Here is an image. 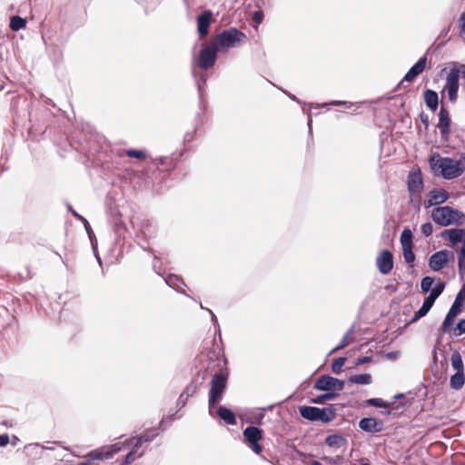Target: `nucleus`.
Listing matches in <instances>:
<instances>
[{
	"label": "nucleus",
	"instance_id": "nucleus-1",
	"mask_svg": "<svg viewBox=\"0 0 465 465\" xmlns=\"http://www.w3.org/2000/svg\"><path fill=\"white\" fill-rule=\"evenodd\" d=\"M428 162L435 175L441 176L447 180L457 178L464 172V166H462L461 162L450 157H442L439 153H431Z\"/></svg>",
	"mask_w": 465,
	"mask_h": 465
},
{
	"label": "nucleus",
	"instance_id": "nucleus-2",
	"mask_svg": "<svg viewBox=\"0 0 465 465\" xmlns=\"http://www.w3.org/2000/svg\"><path fill=\"white\" fill-rule=\"evenodd\" d=\"M227 361L223 357V360H219V372L215 373L211 381V389L209 391V407H213L223 398V394L227 386L228 381V369Z\"/></svg>",
	"mask_w": 465,
	"mask_h": 465
},
{
	"label": "nucleus",
	"instance_id": "nucleus-3",
	"mask_svg": "<svg viewBox=\"0 0 465 465\" xmlns=\"http://www.w3.org/2000/svg\"><path fill=\"white\" fill-rule=\"evenodd\" d=\"M431 218L440 226L465 224V213L450 206L435 207L431 211Z\"/></svg>",
	"mask_w": 465,
	"mask_h": 465
},
{
	"label": "nucleus",
	"instance_id": "nucleus-4",
	"mask_svg": "<svg viewBox=\"0 0 465 465\" xmlns=\"http://www.w3.org/2000/svg\"><path fill=\"white\" fill-rule=\"evenodd\" d=\"M443 239L449 241L450 246L455 247L462 242L458 252V269L460 275L465 273V230L460 228L446 229L441 232Z\"/></svg>",
	"mask_w": 465,
	"mask_h": 465
},
{
	"label": "nucleus",
	"instance_id": "nucleus-5",
	"mask_svg": "<svg viewBox=\"0 0 465 465\" xmlns=\"http://www.w3.org/2000/svg\"><path fill=\"white\" fill-rule=\"evenodd\" d=\"M246 39L244 33L236 28H229L223 30L222 33L212 36L210 39L216 48L228 49L235 46L237 44L243 42Z\"/></svg>",
	"mask_w": 465,
	"mask_h": 465
},
{
	"label": "nucleus",
	"instance_id": "nucleus-6",
	"mask_svg": "<svg viewBox=\"0 0 465 465\" xmlns=\"http://www.w3.org/2000/svg\"><path fill=\"white\" fill-rule=\"evenodd\" d=\"M244 443L256 454L262 452V446L260 440L263 438V430L258 427L249 426L243 432Z\"/></svg>",
	"mask_w": 465,
	"mask_h": 465
},
{
	"label": "nucleus",
	"instance_id": "nucleus-7",
	"mask_svg": "<svg viewBox=\"0 0 465 465\" xmlns=\"http://www.w3.org/2000/svg\"><path fill=\"white\" fill-rule=\"evenodd\" d=\"M427 65V57H420L418 62L408 71L403 79L397 85L396 90L401 91L403 90L404 93L410 92V87L408 85H404V83H411L418 75H420L426 68Z\"/></svg>",
	"mask_w": 465,
	"mask_h": 465
},
{
	"label": "nucleus",
	"instance_id": "nucleus-8",
	"mask_svg": "<svg viewBox=\"0 0 465 465\" xmlns=\"http://www.w3.org/2000/svg\"><path fill=\"white\" fill-rule=\"evenodd\" d=\"M218 51L219 50L210 40L205 47L200 51L198 57V66L204 70L211 68L215 64Z\"/></svg>",
	"mask_w": 465,
	"mask_h": 465
},
{
	"label": "nucleus",
	"instance_id": "nucleus-9",
	"mask_svg": "<svg viewBox=\"0 0 465 465\" xmlns=\"http://www.w3.org/2000/svg\"><path fill=\"white\" fill-rule=\"evenodd\" d=\"M407 186L411 199H413V197L420 198V193L423 190V181L420 171L411 172L408 174Z\"/></svg>",
	"mask_w": 465,
	"mask_h": 465
},
{
	"label": "nucleus",
	"instance_id": "nucleus-10",
	"mask_svg": "<svg viewBox=\"0 0 465 465\" xmlns=\"http://www.w3.org/2000/svg\"><path fill=\"white\" fill-rule=\"evenodd\" d=\"M459 79L458 72L456 69H451L447 74L446 77V84H445V90L448 93L449 100L451 103H456L458 99V91H459Z\"/></svg>",
	"mask_w": 465,
	"mask_h": 465
},
{
	"label": "nucleus",
	"instance_id": "nucleus-11",
	"mask_svg": "<svg viewBox=\"0 0 465 465\" xmlns=\"http://www.w3.org/2000/svg\"><path fill=\"white\" fill-rule=\"evenodd\" d=\"M314 388L319 391H341L344 388V381L329 375H323L317 380Z\"/></svg>",
	"mask_w": 465,
	"mask_h": 465
},
{
	"label": "nucleus",
	"instance_id": "nucleus-12",
	"mask_svg": "<svg viewBox=\"0 0 465 465\" xmlns=\"http://www.w3.org/2000/svg\"><path fill=\"white\" fill-rule=\"evenodd\" d=\"M451 119L448 109L441 105L439 112V123L437 127L440 130V135L444 140H448L450 134Z\"/></svg>",
	"mask_w": 465,
	"mask_h": 465
},
{
	"label": "nucleus",
	"instance_id": "nucleus-13",
	"mask_svg": "<svg viewBox=\"0 0 465 465\" xmlns=\"http://www.w3.org/2000/svg\"><path fill=\"white\" fill-rule=\"evenodd\" d=\"M450 198V193L443 188L433 189L429 192L428 199L424 202V207L439 205L445 203Z\"/></svg>",
	"mask_w": 465,
	"mask_h": 465
},
{
	"label": "nucleus",
	"instance_id": "nucleus-14",
	"mask_svg": "<svg viewBox=\"0 0 465 465\" xmlns=\"http://www.w3.org/2000/svg\"><path fill=\"white\" fill-rule=\"evenodd\" d=\"M449 262V252L441 250L433 253L429 261L430 268L434 272H439L445 268Z\"/></svg>",
	"mask_w": 465,
	"mask_h": 465
},
{
	"label": "nucleus",
	"instance_id": "nucleus-15",
	"mask_svg": "<svg viewBox=\"0 0 465 465\" xmlns=\"http://www.w3.org/2000/svg\"><path fill=\"white\" fill-rule=\"evenodd\" d=\"M376 264L381 273L388 274L393 268V256L388 250H383L376 259Z\"/></svg>",
	"mask_w": 465,
	"mask_h": 465
},
{
	"label": "nucleus",
	"instance_id": "nucleus-16",
	"mask_svg": "<svg viewBox=\"0 0 465 465\" xmlns=\"http://www.w3.org/2000/svg\"><path fill=\"white\" fill-rule=\"evenodd\" d=\"M213 20V13L210 10L203 11L197 18V29L201 37H204L209 33V26Z\"/></svg>",
	"mask_w": 465,
	"mask_h": 465
},
{
	"label": "nucleus",
	"instance_id": "nucleus-17",
	"mask_svg": "<svg viewBox=\"0 0 465 465\" xmlns=\"http://www.w3.org/2000/svg\"><path fill=\"white\" fill-rule=\"evenodd\" d=\"M382 421L377 420L374 418H363L359 422L360 429L370 433L380 432L382 430Z\"/></svg>",
	"mask_w": 465,
	"mask_h": 465
},
{
	"label": "nucleus",
	"instance_id": "nucleus-18",
	"mask_svg": "<svg viewBox=\"0 0 465 465\" xmlns=\"http://www.w3.org/2000/svg\"><path fill=\"white\" fill-rule=\"evenodd\" d=\"M423 99L427 107L435 112L439 105V96L438 94L430 89H426L423 93Z\"/></svg>",
	"mask_w": 465,
	"mask_h": 465
},
{
	"label": "nucleus",
	"instance_id": "nucleus-19",
	"mask_svg": "<svg viewBox=\"0 0 465 465\" xmlns=\"http://www.w3.org/2000/svg\"><path fill=\"white\" fill-rule=\"evenodd\" d=\"M434 302H435V301L432 300L430 297L428 296L427 298H425V300L423 302V304L414 313V315H413L412 319L411 320L410 323H413V322H417L419 319L424 317L429 312L430 308L433 306Z\"/></svg>",
	"mask_w": 465,
	"mask_h": 465
},
{
	"label": "nucleus",
	"instance_id": "nucleus-20",
	"mask_svg": "<svg viewBox=\"0 0 465 465\" xmlns=\"http://www.w3.org/2000/svg\"><path fill=\"white\" fill-rule=\"evenodd\" d=\"M218 416L227 424L235 425L237 423L235 414L228 408L220 406L217 410Z\"/></svg>",
	"mask_w": 465,
	"mask_h": 465
},
{
	"label": "nucleus",
	"instance_id": "nucleus-21",
	"mask_svg": "<svg viewBox=\"0 0 465 465\" xmlns=\"http://www.w3.org/2000/svg\"><path fill=\"white\" fill-rule=\"evenodd\" d=\"M347 443L346 439L339 434L329 435L325 440V444L331 448L340 449Z\"/></svg>",
	"mask_w": 465,
	"mask_h": 465
},
{
	"label": "nucleus",
	"instance_id": "nucleus-22",
	"mask_svg": "<svg viewBox=\"0 0 465 465\" xmlns=\"http://www.w3.org/2000/svg\"><path fill=\"white\" fill-rule=\"evenodd\" d=\"M465 304V285L460 289L458 292L454 302L452 303L450 311L460 314L461 312L462 307Z\"/></svg>",
	"mask_w": 465,
	"mask_h": 465
},
{
	"label": "nucleus",
	"instance_id": "nucleus-23",
	"mask_svg": "<svg viewBox=\"0 0 465 465\" xmlns=\"http://www.w3.org/2000/svg\"><path fill=\"white\" fill-rule=\"evenodd\" d=\"M120 450H121V448L117 447L116 445H114V446H112L111 451L103 452L100 450H94L88 454V457L92 460L109 459V458H112L113 455L114 453L118 452Z\"/></svg>",
	"mask_w": 465,
	"mask_h": 465
},
{
	"label": "nucleus",
	"instance_id": "nucleus-24",
	"mask_svg": "<svg viewBox=\"0 0 465 465\" xmlns=\"http://www.w3.org/2000/svg\"><path fill=\"white\" fill-rule=\"evenodd\" d=\"M320 408L317 407L303 406L300 408L301 416L306 420L312 421L317 420Z\"/></svg>",
	"mask_w": 465,
	"mask_h": 465
},
{
	"label": "nucleus",
	"instance_id": "nucleus-25",
	"mask_svg": "<svg viewBox=\"0 0 465 465\" xmlns=\"http://www.w3.org/2000/svg\"><path fill=\"white\" fill-rule=\"evenodd\" d=\"M336 417V411L332 407H327L320 409L317 420H321L323 423H328L334 420Z\"/></svg>",
	"mask_w": 465,
	"mask_h": 465
},
{
	"label": "nucleus",
	"instance_id": "nucleus-26",
	"mask_svg": "<svg viewBox=\"0 0 465 465\" xmlns=\"http://www.w3.org/2000/svg\"><path fill=\"white\" fill-rule=\"evenodd\" d=\"M158 435V432L154 429L147 430L143 431L137 439L136 442L134 443L135 448H140L141 445L143 442H150L152 441L156 436Z\"/></svg>",
	"mask_w": 465,
	"mask_h": 465
},
{
	"label": "nucleus",
	"instance_id": "nucleus-27",
	"mask_svg": "<svg viewBox=\"0 0 465 465\" xmlns=\"http://www.w3.org/2000/svg\"><path fill=\"white\" fill-rule=\"evenodd\" d=\"M464 371H456V373L450 377V384L453 389H460L464 385Z\"/></svg>",
	"mask_w": 465,
	"mask_h": 465
},
{
	"label": "nucleus",
	"instance_id": "nucleus-28",
	"mask_svg": "<svg viewBox=\"0 0 465 465\" xmlns=\"http://www.w3.org/2000/svg\"><path fill=\"white\" fill-rule=\"evenodd\" d=\"M401 243L402 246V249L404 248H412L413 242H412V232L410 229H404L401 235Z\"/></svg>",
	"mask_w": 465,
	"mask_h": 465
},
{
	"label": "nucleus",
	"instance_id": "nucleus-29",
	"mask_svg": "<svg viewBox=\"0 0 465 465\" xmlns=\"http://www.w3.org/2000/svg\"><path fill=\"white\" fill-rule=\"evenodd\" d=\"M165 282L172 288L175 290H180L182 286L184 284L183 279L175 274H169L165 278Z\"/></svg>",
	"mask_w": 465,
	"mask_h": 465
},
{
	"label": "nucleus",
	"instance_id": "nucleus-30",
	"mask_svg": "<svg viewBox=\"0 0 465 465\" xmlns=\"http://www.w3.org/2000/svg\"><path fill=\"white\" fill-rule=\"evenodd\" d=\"M349 381L355 384H370L371 382V376L368 373L356 374L351 376Z\"/></svg>",
	"mask_w": 465,
	"mask_h": 465
},
{
	"label": "nucleus",
	"instance_id": "nucleus-31",
	"mask_svg": "<svg viewBox=\"0 0 465 465\" xmlns=\"http://www.w3.org/2000/svg\"><path fill=\"white\" fill-rule=\"evenodd\" d=\"M458 314L449 311L441 325V331L443 332L450 331V327L453 325L454 319Z\"/></svg>",
	"mask_w": 465,
	"mask_h": 465
},
{
	"label": "nucleus",
	"instance_id": "nucleus-32",
	"mask_svg": "<svg viewBox=\"0 0 465 465\" xmlns=\"http://www.w3.org/2000/svg\"><path fill=\"white\" fill-rule=\"evenodd\" d=\"M121 155H126L130 158H136L141 161L145 160L148 156L145 151L136 149L125 150Z\"/></svg>",
	"mask_w": 465,
	"mask_h": 465
},
{
	"label": "nucleus",
	"instance_id": "nucleus-33",
	"mask_svg": "<svg viewBox=\"0 0 465 465\" xmlns=\"http://www.w3.org/2000/svg\"><path fill=\"white\" fill-rule=\"evenodd\" d=\"M26 25V21L18 15H14L10 20V28L13 31H18L22 28H25Z\"/></svg>",
	"mask_w": 465,
	"mask_h": 465
},
{
	"label": "nucleus",
	"instance_id": "nucleus-34",
	"mask_svg": "<svg viewBox=\"0 0 465 465\" xmlns=\"http://www.w3.org/2000/svg\"><path fill=\"white\" fill-rule=\"evenodd\" d=\"M450 361L453 369L456 370V371H464L462 358L458 351H455L451 354Z\"/></svg>",
	"mask_w": 465,
	"mask_h": 465
},
{
	"label": "nucleus",
	"instance_id": "nucleus-35",
	"mask_svg": "<svg viewBox=\"0 0 465 465\" xmlns=\"http://www.w3.org/2000/svg\"><path fill=\"white\" fill-rule=\"evenodd\" d=\"M346 361V359L343 357H339L335 359L331 364V371L333 373L339 374L342 371V367Z\"/></svg>",
	"mask_w": 465,
	"mask_h": 465
},
{
	"label": "nucleus",
	"instance_id": "nucleus-36",
	"mask_svg": "<svg viewBox=\"0 0 465 465\" xmlns=\"http://www.w3.org/2000/svg\"><path fill=\"white\" fill-rule=\"evenodd\" d=\"M366 404L368 406H375L379 408H388L390 407V403L384 401L382 399L380 398H372L366 401Z\"/></svg>",
	"mask_w": 465,
	"mask_h": 465
},
{
	"label": "nucleus",
	"instance_id": "nucleus-37",
	"mask_svg": "<svg viewBox=\"0 0 465 465\" xmlns=\"http://www.w3.org/2000/svg\"><path fill=\"white\" fill-rule=\"evenodd\" d=\"M196 392V386L189 385L185 388L184 391L179 397V402H183V406L185 404V401L189 395H193Z\"/></svg>",
	"mask_w": 465,
	"mask_h": 465
},
{
	"label": "nucleus",
	"instance_id": "nucleus-38",
	"mask_svg": "<svg viewBox=\"0 0 465 465\" xmlns=\"http://www.w3.org/2000/svg\"><path fill=\"white\" fill-rule=\"evenodd\" d=\"M139 448H135L134 446L132 450L127 453V455L125 456V460H124V463L126 465L131 464L133 461L135 460L136 458L141 457L143 455V452H140V453L137 454V450Z\"/></svg>",
	"mask_w": 465,
	"mask_h": 465
},
{
	"label": "nucleus",
	"instance_id": "nucleus-39",
	"mask_svg": "<svg viewBox=\"0 0 465 465\" xmlns=\"http://www.w3.org/2000/svg\"><path fill=\"white\" fill-rule=\"evenodd\" d=\"M433 282H434L433 278H431L430 276L424 277L420 282V288H421L422 292L427 293L428 292H430Z\"/></svg>",
	"mask_w": 465,
	"mask_h": 465
},
{
	"label": "nucleus",
	"instance_id": "nucleus-40",
	"mask_svg": "<svg viewBox=\"0 0 465 465\" xmlns=\"http://www.w3.org/2000/svg\"><path fill=\"white\" fill-rule=\"evenodd\" d=\"M451 331L455 336H460L465 333V319L460 320L457 325L452 328Z\"/></svg>",
	"mask_w": 465,
	"mask_h": 465
},
{
	"label": "nucleus",
	"instance_id": "nucleus-41",
	"mask_svg": "<svg viewBox=\"0 0 465 465\" xmlns=\"http://www.w3.org/2000/svg\"><path fill=\"white\" fill-rule=\"evenodd\" d=\"M403 257L407 263H411L415 261V254L412 251V248H404L402 249Z\"/></svg>",
	"mask_w": 465,
	"mask_h": 465
},
{
	"label": "nucleus",
	"instance_id": "nucleus-42",
	"mask_svg": "<svg viewBox=\"0 0 465 465\" xmlns=\"http://www.w3.org/2000/svg\"><path fill=\"white\" fill-rule=\"evenodd\" d=\"M444 283L440 282L434 289L431 290L429 297H430L432 300L436 301V299L440 295V293L444 290Z\"/></svg>",
	"mask_w": 465,
	"mask_h": 465
},
{
	"label": "nucleus",
	"instance_id": "nucleus-43",
	"mask_svg": "<svg viewBox=\"0 0 465 465\" xmlns=\"http://www.w3.org/2000/svg\"><path fill=\"white\" fill-rule=\"evenodd\" d=\"M421 232L424 236L428 237L430 235H431L432 232H433V226L430 223H426L424 224L421 225Z\"/></svg>",
	"mask_w": 465,
	"mask_h": 465
},
{
	"label": "nucleus",
	"instance_id": "nucleus-44",
	"mask_svg": "<svg viewBox=\"0 0 465 465\" xmlns=\"http://www.w3.org/2000/svg\"><path fill=\"white\" fill-rule=\"evenodd\" d=\"M420 122L422 123V124L424 125L425 130H427L429 128V125H430L429 115L422 112L420 114Z\"/></svg>",
	"mask_w": 465,
	"mask_h": 465
},
{
	"label": "nucleus",
	"instance_id": "nucleus-45",
	"mask_svg": "<svg viewBox=\"0 0 465 465\" xmlns=\"http://www.w3.org/2000/svg\"><path fill=\"white\" fill-rule=\"evenodd\" d=\"M451 69H456L459 77L465 78V64L455 65Z\"/></svg>",
	"mask_w": 465,
	"mask_h": 465
},
{
	"label": "nucleus",
	"instance_id": "nucleus-46",
	"mask_svg": "<svg viewBox=\"0 0 465 465\" xmlns=\"http://www.w3.org/2000/svg\"><path fill=\"white\" fill-rule=\"evenodd\" d=\"M253 21L256 24H261L263 19V14L261 11L255 12L252 16Z\"/></svg>",
	"mask_w": 465,
	"mask_h": 465
},
{
	"label": "nucleus",
	"instance_id": "nucleus-47",
	"mask_svg": "<svg viewBox=\"0 0 465 465\" xmlns=\"http://www.w3.org/2000/svg\"><path fill=\"white\" fill-rule=\"evenodd\" d=\"M9 436L7 434H0V447H5L9 443Z\"/></svg>",
	"mask_w": 465,
	"mask_h": 465
},
{
	"label": "nucleus",
	"instance_id": "nucleus-48",
	"mask_svg": "<svg viewBox=\"0 0 465 465\" xmlns=\"http://www.w3.org/2000/svg\"><path fill=\"white\" fill-rule=\"evenodd\" d=\"M460 34L461 35H464V38H465V12L461 14L460 15Z\"/></svg>",
	"mask_w": 465,
	"mask_h": 465
},
{
	"label": "nucleus",
	"instance_id": "nucleus-49",
	"mask_svg": "<svg viewBox=\"0 0 465 465\" xmlns=\"http://www.w3.org/2000/svg\"><path fill=\"white\" fill-rule=\"evenodd\" d=\"M331 105H345L346 108H351L352 106V104L350 102H343V101H331L330 103Z\"/></svg>",
	"mask_w": 465,
	"mask_h": 465
},
{
	"label": "nucleus",
	"instance_id": "nucleus-50",
	"mask_svg": "<svg viewBox=\"0 0 465 465\" xmlns=\"http://www.w3.org/2000/svg\"><path fill=\"white\" fill-rule=\"evenodd\" d=\"M371 361V357L364 356V357L357 359L356 365H362V364H365L367 362H370Z\"/></svg>",
	"mask_w": 465,
	"mask_h": 465
},
{
	"label": "nucleus",
	"instance_id": "nucleus-51",
	"mask_svg": "<svg viewBox=\"0 0 465 465\" xmlns=\"http://www.w3.org/2000/svg\"><path fill=\"white\" fill-rule=\"evenodd\" d=\"M348 344H349V341H348L347 336H345V337H343V339L341 341V342L339 343V345L334 349V351L343 349V348H344V347H346Z\"/></svg>",
	"mask_w": 465,
	"mask_h": 465
},
{
	"label": "nucleus",
	"instance_id": "nucleus-52",
	"mask_svg": "<svg viewBox=\"0 0 465 465\" xmlns=\"http://www.w3.org/2000/svg\"><path fill=\"white\" fill-rule=\"evenodd\" d=\"M70 210L72 212V214L77 218L78 220L80 221H83L85 224H88V222L85 218H84L82 215L78 214L74 210H73L71 207H70Z\"/></svg>",
	"mask_w": 465,
	"mask_h": 465
},
{
	"label": "nucleus",
	"instance_id": "nucleus-53",
	"mask_svg": "<svg viewBox=\"0 0 465 465\" xmlns=\"http://www.w3.org/2000/svg\"><path fill=\"white\" fill-rule=\"evenodd\" d=\"M459 162L462 163V166H464V170H465V153L460 155Z\"/></svg>",
	"mask_w": 465,
	"mask_h": 465
},
{
	"label": "nucleus",
	"instance_id": "nucleus-54",
	"mask_svg": "<svg viewBox=\"0 0 465 465\" xmlns=\"http://www.w3.org/2000/svg\"><path fill=\"white\" fill-rule=\"evenodd\" d=\"M332 397H333L332 394H327L324 396V398H326V399H331Z\"/></svg>",
	"mask_w": 465,
	"mask_h": 465
},
{
	"label": "nucleus",
	"instance_id": "nucleus-55",
	"mask_svg": "<svg viewBox=\"0 0 465 465\" xmlns=\"http://www.w3.org/2000/svg\"><path fill=\"white\" fill-rule=\"evenodd\" d=\"M312 465H322V464H321V462L315 460V461L312 462Z\"/></svg>",
	"mask_w": 465,
	"mask_h": 465
},
{
	"label": "nucleus",
	"instance_id": "nucleus-56",
	"mask_svg": "<svg viewBox=\"0 0 465 465\" xmlns=\"http://www.w3.org/2000/svg\"><path fill=\"white\" fill-rule=\"evenodd\" d=\"M361 465H371V464H369V463H362V464H361Z\"/></svg>",
	"mask_w": 465,
	"mask_h": 465
}]
</instances>
